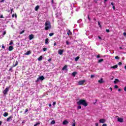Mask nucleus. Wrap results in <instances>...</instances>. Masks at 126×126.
<instances>
[{"label": "nucleus", "instance_id": "obj_1", "mask_svg": "<svg viewBox=\"0 0 126 126\" xmlns=\"http://www.w3.org/2000/svg\"><path fill=\"white\" fill-rule=\"evenodd\" d=\"M77 104L79 105H82L83 106H84V107H87V106H88V104L86 102V100L84 99H80L79 101L77 102Z\"/></svg>", "mask_w": 126, "mask_h": 126}, {"label": "nucleus", "instance_id": "obj_2", "mask_svg": "<svg viewBox=\"0 0 126 126\" xmlns=\"http://www.w3.org/2000/svg\"><path fill=\"white\" fill-rule=\"evenodd\" d=\"M52 29V26L51 25V22L49 21H46L45 23V30H49V29Z\"/></svg>", "mask_w": 126, "mask_h": 126}, {"label": "nucleus", "instance_id": "obj_3", "mask_svg": "<svg viewBox=\"0 0 126 126\" xmlns=\"http://www.w3.org/2000/svg\"><path fill=\"white\" fill-rule=\"evenodd\" d=\"M85 80H80L78 82V85H83L86 82Z\"/></svg>", "mask_w": 126, "mask_h": 126}, {"label": "nucleus", "instance_id": "obj_4", "mask_svg": "<svg viewBox=\"0 0 126 126\" xmlns=\"http://www.w3.org/2000/svg\"><path fill=\"white\" fill-rule=\"evenodd\" d=\"M9 90V88L7 87L5 88V89L3 91V94L4 95H6L7 94V93L8 92Z\"/></svg>", "mask_w": 126, "mask_h": 126}, {"label": "nucleus", "instance_id": "obj_5", "mask_svg": "<svg viewBox=\"0 0 126 126\" xmlns=\"http://www.w3.org/2000/svg\"><path fill=\"white\" fill-rule=\"evenodd\" d=\"M12 119H13V116H11L9 118H7L6 119L7 122H10V121H12Z\"/></svg>", "mask_w": 126, "mask_h": 126}, {"label": "nucleus", "instance_id": "obj_6", "mask_svg": "<svg viewBox=\"0 0 126 126\" xmlns=\"http://www.w3.org/2000/svg\"><path fill=\"white\" fill-rule=\"evenodd\" d=\"M118 122H119V123H123L124 122V119L118 117Z\"/></svg>", "mask_w": 126, "mask_h": 126}, {"label": "nucleus", "instance_id": "obj_7", "mask_svg": "<svg viewBox=\"0 0 126 126\" xmlns=\"http://www.w3.org/2000/svg\"><path fill=\"white\" fill-rule=\"evenodd\" d=\"M25 56H29V55H31V51H28L26 53L24 54Z\"/></svg>", "mask_w": 126, "mask_h": 126}, {"label": "nucleus", "instance_id": "obj_8", "mask_svg": "<svg viewBox=\"0 0 126 126\" xmlns=\"http://www.w3.org/2000/svg\"><path fill=\"white\" fill-rule=\"evenodd\" d=\"M63 50L60 49L58 51V54L59 55H63Z\"/></svg>", "mask_w": 126, "mask_h": 126}, {"label": "nucleus", "instance_id": "obj_9", "mask_svg": "<svg viewBox=\"0 0 126 126\" xmlns=\"http://www.w3.org/2000/svg\"><path fill=\"white\" fill-rule=\"evenodd\" d=\"M105 122H106V120H105L104 119H101L99 120V123H100L101 124H104V123H105Z\"/></svg>", "mask_w": 126, "mask_h": 126}, {"label": "nucleus", "instance_id": "obj_10", "mask_svg": "<svg viewBox=\"0 0 126 126\" xmlns=\"http://www.w3.org/2000/svg\"><path fill=\"white\" fill-rule=\"evenodd\" d=\"M29 40H32L34 38V35L33 34H30L29 36Z\"/></svg>", "mask_w": 126, "mask_h": 126}, {"label": "nucleus", "instance_id": "obj_11", "mask_svg": "<svg viewBox=\"0 0 126 126\" xmlns=\"http://www.w3.org/2000/svg\"><path fill=\"white\" fill-rule=\"evenodd\" d=\"M67 124H68V121L67 120H64L63 122V125H67Z\"/></svg>", "mask_w": 126, "mask_h": 126}, {"label": "nucleus", "instance_id": "obj_12", "mask_svg": "<svg viewBox=\"0 0 126 126\" xmlns=\"http://www.w3.org/2000/svg\"><path fill=\"white\" fill-rule=\"evenodd\" d=\"M67 65H65L63 67V68H62V70H67Z\"/></svg>", "mask_w": 126, "mask_h": 126}, {"label": "nucleus", "instance_id": "obj_13", "mask_svg": "<svg viewBox=\"0 0 126 126\" xmlns=\"http://www.w3.org/2000/svg\"><path fill=\"white\" fill-rule=\"evenodd\" d=\"M18 65V61H16L15 63L13 64V67H15V66H16Z\"/></svg>", "mask_w": 126, "mask_h": 126}, {"label": "nucleus", "instance_id": "obj_14", "mask_svg": "<svg viewBox=\"0 0 126 126\" xmlns=\"http://www.w3.org/2000/svg\"><path fill=\"white\" fill-rule=\"evenodd\" d=\"M39 78L40 80H41V81L44 80V79H45V77H44V76H41Z\"/></svg>", "mask_w": 126, "mask_h": 126}, {"label": "nucleus", "instance_id": "obj_15", "mask_svg": "<svg viewBox=\"0 0 126 126\" xmlns=\"http://www.w3.org/2000/svg\"><path fill=\"white\" fill-rule=\"evenodd\" d=\"M67 34L68 36H69V35H72V32H70V30H68V32H67Z\"/></svg>", "mask_w": 126, "mask_h": 126}, {"label": "nucleus", "instance_id": "obj_16", "mask_svg": "<svg viewBox=\"0 0 126 126\" xmlns=\"http://www.w3.org/2000/svg\"><path fill=\"white\" fill-rule=\"evenodd\" d=\"M38 61H39V62H41V61H42V60H43V56H40L38 59H37Z\"/></svg>", "mask_w": 126, "mask_h": 126}, {"label": "nucleus", "instance_id": "obj_17", "mask_svg": "<svg viewBox=\"0 0 126 126\" xmlns=\"http://www.w3.org/2000/svg\"><path fill=\"white\" fill-rule=\"evenodd\" d=\"M8 50L9 51H12V50H13V46H10L8 48Z\"/></svg>", "mask_w": 126, "mask_h": 126}, {"label": "nucleus", "instance_id": "obj_18", "mask_svg": "<svg viewBox=\"0 0 126 126\" xmlns=\"http://www.w3.org/2000/svg\"><path fill=\"white\" fill-rule=\"evenodd\" d=\"M77 74V72L76 71H74L72 73V76H74V77H75V75H76Z\"/></svg>", "mask_w": 126, "mask_h": 126}, {"label": "nucleus", "instance_id": "obj_19", "mask_svg": "<svg viewBox=\"0 0 126 126\" xmlns=\"http://www.w3.org/2000/svg\"><path fill=\"white\" fill-rule=\"evenodd\" d=\"M3 117H7L8 116V113L7 112L4 113L3 115Z\"/></svg>", "mask_w": 126, "mask_h": 126}, {"label": "nucleus", "instance_id": "obj_20", "mask_svg": "<svg viewBox=\"0 0 126 126\" xmlns=\"http://www.w3.org/2000/svg\"><path fill=\"white\" fill-rule=\"evenodd\" d=\"M98 82L99 83H104V82L103 81V79H101L100 80H98Z\"/></svg>", "mask_w": 126, "mask_h": 126}, {"label": "nucleus", "instance_id": "obj_21", "mask_svg": "<svg viewBox=\"0 0 126 126\" xmlns=\"http://www.w3.org/2000/svg\"><path fill=\"white\" fill-rule=\"evenodd\" d=\"M39 5H37L36 6V7H35V11H38V9H39Z\"/></svg>", "mask_w": 126, "mask_h": 126}, {"label": "nucleus", "instance_id": "obj_22", "mask_svg": "<svg viewBox=\"0 0 126 126\" xmlns=\"http://www.w3.org/2000/svg\"><path fill=\"white\" fill-rule=\"evenodd\" d=\"M102 62H104V59H101L98 60V63H102Z\"/></svg>", "mask_w": 126, "mask_h": 126}, {"label": "nucleus", "instance_id": "obj_23", "mask_svg": "<svg viewBox=\"0 0 126 126\" xmlns=\"http://www.w3.org/2000/svg\"><path fill=\"white\" fill-rule=\"evenodd\" d=\"M45 44H49V38H46L45 39Z\"/></svg>", "mask_w": 126, "mask_h": 126}, {"label": "nucleus", "instance_id": "obj_24", "mask_svg": "<svg viewBox=\"0 0 126 126\" xmlns=\"http://www.w3.org/2000/svg\"><path fill=\"white\" fill-rule=\"evenodd\" d=\"M120 81L119 80V79H116L114 81V84H116V83H117V82H119Z\"/></svg>", "mask_w": 126, "mask_h": 126}, {"label": "nucleus", "instance_id": "obj_25", "mask_svg": "<svg viewBox=\"0 0 126 126\" xmlns=\"http://www.w3.org/2000/svg\"><path fill=\"white\" fill-rule=\"evenodd\" d=\"M55 124H56V121H55V120H53L51 122V125H55Z\"/></svg>", "mask_w": 126, "mask_h": 126}, {"label": "nucleus", "instance_id": "obj_26", "mask_svg": "<svg viewBox=\"0 0 126 126\" xmlns=\"http://www.w3.org/2000/svg\"><path fill=\"white\" fill-rule=\"evenodd\" d=\"M79 60V57H77L75 58V62H77V61H78Z\"/></svg>", "mask_w": 126, "mask_h": 126}, {"label": "nucleus", "instance_id": "obj_27", "mask_svg": "<svg viewBox=\"0 0 126 126\" xmlns=\"http://www.w3.org/2000/svg\"><path fill=\"white\" fill-rule=\"evenodd\" d=\"M14 16L15 17V18H16V17H17V15H16V14H15L14 15V14H13L12 15V17H14Z\"/></svg>", "mask_w": 126, "mask_h": 126}, {"label": "nucleus", "instance_id": "obj_28", "mask_svg": "<svg viewBox=\"0 0 126 126\" xmlns=\"http://www.w3.org/2000/svg\"><path fill=\"white\" fill-rule=\"evenodd\" d=\"M75 125H76L75 120H73V122L72 126H75Z\"/></svg>", "mask_w": 126, "mask_h": 126}, {"label": "nucleus", "instance_id": "obj_29", "mask_svg": "<svg viewBox=\"0 0 126 126\" xmlns=\"http://www.w3.org/2000/svg\"><path fill=\"white\" fill-rule=\"evenodd\" d=\"M112 68H118V65H115L112 66Z\"/></svg>", "mask_w": 126, "mask_h": 126}, {"label": "nucleus", "instance_id": "obj_30", "mask_svg": "<svg viewBox=\"0 0 126 126\" xmlns=\"http://www.w3.org/2000/svg\"><path fill=\"white\" fill-rule=\"evenodd\" d=\"M98 23L99 28H102V26L101 25V24H100V22H98Z\"/></svg>", "mask_w": 126, "mask_h": 126}, {"label": "nucleus", "instance_id": "obj_31", "mask_svg": "<svg viewBox=\"0 0 126 126\" xmlns=\"http://www.w3.org/2000/svg\"><path fill=\"white\" fill-rule=\"evenodd\" d=\"M39 81H40V78L38 77L35 81V82L37 83V82H39Z\"/></svg>", "mask_w": 126, "mask_h": 126}, {"label": "nucleus", "instance_id": "obj_32", "mask_svg": "<svg viewBox=\"0 0 126 126\" xmlns=\"http://www.w3.org/2000/svg\"><path fill=\"white\" fill-rule=\"evenodd\" d=\"M50 37H52V36H54V33L52 32L49 33Z\"/></svg>", "mask_w": 126, "mask_h": 126}, {"label": "nucleus", "instance_id": "obj_33", "mask_svg": "<svg viewBox=\"0 0 126 126\" xmlns=\"http://www.w3.org/2000/svg\"><path fill=\"white\" fill-rule=\"evenodd\" d=\"M81 109V106L80 105H79L77 106V110H80Z\"/></svg>", "mask_w": 126, "mask_h": 126}, {"label": "nucleus", "instance_id": "obj_34", "mask_svg": "<svg viewBox=\"0 0 126 126\" xmlns=\"http://www.w3.org/2000/svg\"><path fill=\"white\" fill-rule=\"evenodd\" d=\"M39 125H40V123L38 122L35 124L33 126H39Z\"/></svg>", "mask_w": 126, "mask_h": 126}, {"label": "nucleus", "instance_id": "obj_35", "mask_svg": "<svg viewBox=\"0 0 126 126\" xmlns=\"http://www.w3.org/2000/svg\"><path fill=\"white\" fill-rule=\"evenodd\" d=\"M66 45H70V42H69L68 41H66Z\"/></svg>", "mask_w": 126, "mask_h": 126}, {"label": "nucleus", "instance_id": "obj_36", "mask_svg": "<svg viewBox=\"0 0 126 126\" xmlns=\"http://www.w3.org/2000/svg\"><path fill=\"white\" fill-rule=\"evenodd\" d=\"M115 58L116 60H120V57H119V56H116Z\"/></svg>", "mask_w": 126, "mask_h": 126}, {"label": "nucleus", "instance_id": "obj_37", "mask_svg": "<svg viewBox=\"0 0 126 126\" xmlns=\"http://www.w3.org/2000/svg\"><path fill=\"white\" fill-rule=\"evenodd\" d=\"M13 67H13V66H11V67L10 68V69H9V71H11V70H12V68H13Z\"/></svg>", "mask_w": 126, "mask_h": 126}, {"label": "nucleus", "instance_id": "obj_38", "mask_svg": "<svg viewBox=\"0 0 126 126\" xmlns=\"http://www.w3.org/2000/svg\"><path fill=\"white\" fill-rule=\"evenodd\" d=\"M43 51H44V52H46V51H47V48H43Z\"/></svg>", "mask_w": 126, "mask_h": 126}, {"label": "nucleus", "instance_id": "obj_39", "mask_svg": "<svg viewBox=\"0 0 126 126\" xmlns=\"http://www.w3.org/2000/svg\"><path fill=\"white\" fill-rule=\"evenodd\" d=\"M114 88L118 89V88H119V86H118V85H115L114 86Z\"/></svg>", "mask_w": 126, "mask_h": 126}, {"label": "nucleus", "instance_id": "obj_40", "mask_svg": "<svg viewBox=\"0 0 126 126\" xmlns=\"http://www.w3.org/2000/svg\"><path fill=\"white\" fill-rule=\"evenodd\" d=\"M10 10H11L10 13H11V14L12 13V12L13 11V8H10Z\"/></svg>", "mask_w": 126, "mask_h": 126}, {"label": "nucleus", "instance_id": "obj_41", "mask_svg": "<svg viewBox=\"0 0 126 126\" xmlns=\"http://www.w3.org/2000/svg\"><path fill=\"white\" fill-rule=\"evenodd\" d=\"M24 32H25V31H24V30L22 31V32H20V34H23V33H24Z\"/></svg>", "mask_w": 126, "mask_h": 126}, {"label": "nucleus", "instance_id": "obj_42", "mask_svg": "<svg viewBox=\"0 0 126 126\" xmlns=\"http://www.w3.org/2000/svg\"><path fill=\"white\" fill-rule=\"evenodd\" d=\"M2 49H5V46H4V45H2Z\"/></svg>", "mask_w": 126, "mask_h": 126}, {"label": "nucleus", "instance_id": "obj_43", "mask_svg": "<svg viewBox=\"0 0 126 126\" xmlns=\"http://www.w3.org/2000/svg\"><path fill=\"white\" fill-rule=\"evenodd\" d=\"M12 44H13V42L11 41V42L9 43V45L10 46V45H12Z\"/></svg>", "mask_w": 126, "mask_h": 126}, {"label": "nucleus", "instance_id": "obj_44", "mask_svg": "<svg viewBox=\"0 0 126 126\" xmlns=\"http://www.w3.org/2000/svg\"><path fill=\"white\" fill-rule=\"evenodd\" d=\"M106 32H107V33H109V32H110V30H109V29H106Z\"/></svg>", "mask_w": 126, "mask_h": 126}, {"label": "nucleus", "instance_id": "obj_45", "mask_svg": "<svg viewBox=\"0 0 126 126\" xmlns=\"http://www.w3.org/2000/svg\"><path fill=\"white\" fill-rule=\"evenodd\" d=\"M27 112H28V108H27V109L25 110V113H27Z\"/></svg>", "mask_w": 126, "mask_h": 126}, {"label": "nucleus", "instance_id": "obj_46", "mask_svg": "<svg viewBox=\"0 0 126 126\" xmlns=\"http://www.w3.org/2000/svg\"><path fill=\"white\" fill-rule=\"evenodd\" d=\"M94 75H91V78H93V77H94Z\"/></svg>", "mask_w": 126, "mask_h": 126}, {"label": "nucleus", "instance_id": "obj_47", "mask_svg": "<svg viewBox=\"0 0 126 126\" xmlns=\"http://www.w3.org/2000/svg\"><path fill=\"white\" fill-rule=\"evenodd\" d=\"M88 19H89V21L91 20V19H90V17H89V15H88Z\"/></svg>", "mask_w": 126, "mask_h": 126}, {"label": "nucleus", "instance_id": "obj_48", "mask_svg": "<svg viewBox=\"0 0 126 126\" xmlns=\"http://www.w3.org/2000/svg\"><path fill=\"white\" fill-rule=\"evenodd\" d=\"M6 34V31H4L3 32V35H5Z\"/></svg>", "mask_w": 126, "mask_h": 126}, {"label": "nucleus", "instance_id": "obj_49", "mask_svg": "<svg viewBox=\"0 0 126 126\" xmlns=\"http://www.w3.org/2000/svg\"><path fill=\"white\" fill-rule=\"evenodd\" d=\"M57 104V103L56 102V101H55V102H54L53 103V106H55V105H56Z\"/></svg>", "mask_w": 126, "mask_h": 126}, {"label": "nucleus", "instance_id": "obj_50", "mask_svg": "<svg viewBox=\"0 0 126 126\" xmlns=\"http://www.w3.org/2000/svg\"><path fill=\"white\" fill-rule=\"evenodd\" d=\"M122 62H119V63H118V65H122Z\"/></svg>", "mask_w": 126, "mask_h": 126}, {"label": "nucleus", "instance_id": "obj_51", "mask_svg": "<svg viewBox=\"0 0 126 126\" xmlns=\"http://www.w3.org/2000/svg\"><path fill=\"white\" fill-rule=\"evenodd\" d=\"M96 58H97V59H99V58H100V55H98L97 56H96Z\"/></svg>", "mask_w": 126, "mask_h": 126}, {"label": "nucleus", "instance_id": "obj_52", "mask_svg": "<svg viewBox=\"0 0 126 126\" xmlns=\"http://www.w3.org/2000/svg\"><path fill=\"white\" fill-rule=\"evenodd\" d=\"M113 9H114V10H116V7H115V6H113Z\"/></svg>", "mask_w": 126, "mask_h": 126}, {"label": "nucleus", "instance_id": "obj_53", "mask_svg": "<svg viewBox=\"0 0 126 126\" xmlns=\"http://www.w3.org/2000/svg\"><path fill=\"white\" fill-rule=\"evenodd\" d=\"M95 126H99V124L95 123Z\"/></svg>", "mask_w": 126, "mask_h": 126}, {"label": "nucleus", "instance_id": "obj_54", "mask_svg": "<svg viewBox=\"0 0 126 126\" xmlns=\"http://www.w3.org/2000/svg\"><path fill=\"white\" fill-rule=\"evenodd\" d=\"M54 46H57V42H55L54 43Z\"/></svg>", "mask_w": 126, "mask_h": 126}, {"label": "nucleus", "instance_id": "obj_55", "mask_svg": "<svg viewBox=\"0 0 126 126\" xmlns=\"http://www.w3.org/2000/svg\"><path fill=\"white\" fill-rule=\"evenodd\" d=\"M0 18H3V15H1L0 16Z\"/></svg>", "mask_w": 126, "mask_h": 126}, {"label": "nucleus", "instance_id": "obj_56", "mask_svg": "<svg viewBox=\"0 0 126 126\" xmlns=\"http://www.w3.org/2000/svg\"><path fill=\"white\" fill-rule=\"evenodd\" d=\"M118 91H119V92H120V91H122V89H118Z\"/></svg>", "mask_w": 126, "mask_h": 126}, {"label": "nucleus", "instance_id": "obj_57", "mask_svg": "<svg viewBox=\"0 0 126 126\" xmlns=\"http://www.w3.org/2000/svg\"><path fill=\"white\" fill-rule=\"evenodd\" d=\"M109 89H110L111 91H113V88H112L110 87V88H109Z\"/></svg>", "mask_w": 126, "mask_h": 126}, {"label": "nucleus", "instance_id": "obj_58", "mask_svg": "<svg viewBox=\"0 0 126 126\" xmlns=\"http://www.w3.org/2000/svg\"><path fill=\"white\" fill-rule=\"evenodd\" d=\"M102 126H107V124H103Z\"/></svg>", "mask_w": 126, "mask_h": 126}, {"label": "nucleus", "instance_id": "obj_59", "mask_svg": "<svg viewBox=\"0 0 126 126\" xmlns=\"http://www.w3.org/2000/svg\"><path fill=\"white\" fill-rule=\"evenodd\" d=\"M124 91H125V92H126V87H125L124 88Z\"/></svg>", "mask_w": 126, "mask_h": 126}, {"label": "nucleus", "instance_id": "obj_60", "mask_svg": "<svg viewBox=\"0 0 126 126\" xmlns=\"http://www.w3.org/2000/svg\"><path fill=\"white\" fill-rule=\"evenodd\" d=\"M111 5H113V6H114V2H111Z\"/></svg>", "mask_w": 126, "mask_h": 126}, {"label": "nucleus", "instance_id": "obj_61", "mask_svg": "<svg viewBox=\"0 0 126 126\" xmlns=\"http://www.w3.org/2000/svg\"><path fill=\"white\" fill-rule=\"evenodd\" d=\"M49 107H52V104H51V103L49 104Z\"/></svg>", "mask_w": 126, "mask_h": 126}, {"label": "nucleus", "instance_id": "obj_62", "mask_svg": "<svg viewBox=\"0 0 126 126\" xmlns=\"http://www.w3.org/2000/svg\"><path fill=\"white\" fill-rule=\"evenodd\" d=\"M119 48H120V50H123V49H124V48H123V47H120Z\"/></svg>", "mask_w": 126, "mask_h": 126}, {"label": "nucleus", "instance_id": "obj_63", "mask_svg": "<svg viewBox=\"0 0 126 126\" xmlns=\"http://www.w3.org/2000/svg\"><path fill=\"white\" fill-rule=\"evenodd\" d=\"M51 61H52V59H49L48 60V62H51Z\"/></svg>", "mask_w": 126, "mask_h": 126}, {"label": "nucleus", "instance_id": "obj_64", "mask_svg": "<svg viewBox=\"0 0 126 126\" xmlns=\"http://www.w3.org/2000/svg\"><path fill=\"white\" fill-rule=\"evenodd\" d=\"M1 124H2V122L0 121V126H1Z\"/></svg>", "mask_w": 126, "mask_h": 126}]
</instances>
